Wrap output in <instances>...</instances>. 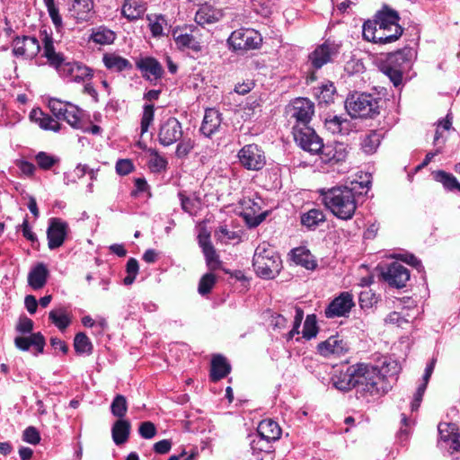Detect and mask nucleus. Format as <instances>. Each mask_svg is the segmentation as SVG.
<instances>
[{
    "label": "nucleus",
    "instance_id": "obj_1",
    "mask_svg": "<svg viewBox=\"0 0 460 460\" xmlns=\"http://www.w3.org/2000/svg\"><path fill=\"white\" fill-rule=\"evenodd\" d=\"M367 183L351 181L350 186H336L319 190L324 206L338 218L349 220L357 209L356 193L368 189Z\"/></svg>",
    "mask_w": 460,
    "mask_h": 460
},
{
    "label": "nucleus",
    "instance_id": "obj_2",
    "mask_svg": "<svg viewBox=\"0 0 460 460\" xmlns=\"http://www.w3.org/2000/svg\"><path fill=\"white\" fill-rule=\"evenodd\" d=\"M40 35L43 44L42 57L47 58L49 66H53L61 77L79 83L92 76L89 67L78 62L66 61L63 54L56 51L51 31L44 29L40 31Z\"/></svg>",
    "mask_w": 460,
    "mask_h": 460
},
{
    "label": "nucleus",
    "instance_id": "obj_3",
    "mask_svg": "<svg viewBox=\"0 0 460 460\" xmlns=\"http://www.w3.org/2000/svg\"><path fill=\"white\" fill-rule=\"evenodd\" d=\"M415 58L412 48H403L390 53L381 66V71L388 76L393 84L397 87L402 84V75L408 70Z\"/></svg>",
    "mask_w": 460,
    "mask_h": 460
},
{
    "label": "nucleus",
    "instance_id": "obj_4",
    "mask_svg": "<svg viewBox=\"0 0 460 460\" xmlns=\"http://www.w3.org/2000/svg\"><path fill=\"white\" fill-rule=\"evenodd\" d=\"M252 265L258 276L271 279L279 273L282 268V261L272 248H269L263 243L256 248Z\"/></svg>",
    "mask_w": 460,
    "mask_h": 460
},
{
    "label": "nucleus",
    "instance_id": "obj_5",
    "mask_svg": "<svg viewBox=\"0 0 460 460\" xmlns=\"http://www.w3.org/2000/svg\"><path fill=\"white\" fill-rule=\"evenodd\" d=\"M354 369H356L354 385L358 392L370 395L379 394V385L383 380L379 369L366 363L355 364Z\"/></svg>",
    "mask_w": 460,
    "mask_h": 460
},
{
    "label": "nucleus",
    "instance_id": "obj_6",
    "mask_svg": "<svg viewBox=\"0 0 460 460\" xmlns=\"http://www.w3.org/2000/svg\"><path fill=\"white\" fill-rule=\"evenodd\" d=\"M379 101L365 93L349 94L345 101V108L351 118H372L379 113Z\"/></svg>",
    "mask_w": 460,
    "mask_h": 460
},
{
    "label": "nucleus",
    "instance_id": "obj_7",
    "mask_svg": "<svg viewBox=\"0 0 460 460\" xmlns=\"http://www.w3.org/2000/svg\"><path fill=\"white\" fill-rule=\"evenodd\" d=\"M227 42L235 51H246L258 49L262 42V38L254 30L239 29L231 33Z\"/></svg>",
    "mask_w": 460,
    "mask_h": 460
},
{
    "label": "nucleus",
    "instance_id": "obj_8",
    "mask_svg": "<svg viewBox=\"0 0 460 460\" xmlns=\"http://www.w3.org/2000/svg\"><path fill=\"white\" fill-rule=\"evenodd\" d=\"M293 137L297 146L311 154H318L321 148H323L322 138L309 126L300 128L293 126Z\"/></svg>",
    "mask_w": 460,
    "mask_h": 460
},
{
    "label": "nucleus",
    "instance_id": "obj_9",
    "mask_svg": "<svg viewBox=\"0 0 460 460\" xmlns=\"http://www.w3.org/2000/svg\"><path fill=\"white\" fill-rule=\"evenodd\" d=\"M183 136L181 123L174 117L161 121L158 128L157 140L163 146H170L177 143Z\"/></svg>",
    "mask_w": 460,
    "mask_h": 460
},
{
    "label": "nucleus",
    "instance_id": "obj_10",
    "mask_svg": "<svg viewBox=\"0 0 460 460\" xmlns=\"http://www.w3.org/2000/svg\"><path fill=\"white\" fill-rule=\"evenodd\" d=\"M12 52L16 58L33 59L40 51L39 40L34 36H15L12 40Z\"/></svg>",
    "mask_w": 460,
    "mask_h": 460
},
{
    "label": "nucleus",
    "instance_id": "obj_11",
    "mask_svg": "<svg viewBox=\"0 0 460 460\" xmlns=\"http://www.w3.org/2000/svg\"><path fill=\"white\" fill-rule=\"evenodd\" d=\"M241 164L247 170L259 171L266 164V157L261 148L255 144L245 145L239 152Z\"/></svg>",
    "mask_w": 460,
    "mask_h": 460
},
{
    "label": "nucleus",
    "instance_id": "obj_12",
    "mask_svg": "<svg viewBox=\"0 0 460 460\" xmlns=\"http://www.w3.org/2000/svg\"><path fill=\"white\" fill-rule=\"evenodd\" d=\"M349 350V346L341 336L332 335L317 345V352L327 358H340Z\"/></svg>",
    "mask_w": 460,
    "mask_h": 460
},
{
    "label": "nucleus",
    "instance_id": "obj_13",
    "mask_svg": "<svg viewBox=\"0 0 460 460\" xmlns=\"http://www.w3.org/2000/svg\"><path fill=\"white\" fill-rule=\"evenodd\" d=\"M339 45L325 41L317 46L308 56V61L314 69H319L325 64L332 62L339 53Z\"/></svg>",
    "mask_w": 460,
    "mask_h": 460
},
{
    "label": "nucleus",
    "instance_id": "obj_14",
    "mask_svg": "<svg viewBox=\"0 0 460 460\" xmlns=\"http://www.w3.org/2000/svg\"><path fill=\"white\" fill-rule=\"evenodd\" d=\"M68 232L69 226L66 221L58 217L50 218L47 229L49 248L55 250L62 246Z\"/></svg>",
    "mask_w": 460,
    "mask_h": 460
},
{
    "label": "nucleus",
    "instance_id": "obj_15",
    "mask_svg": "<svg viewBox=\"0 0 460 460\" xmlns=\"http://www.w3.org/2000/svg\"><path fill=\"white\" fill-rule=\"evenodd\" d=\"M291 111V118L296 120L294 126H309L314 113V105L306 98H297L292 103Z\"/></svg>",
    "mask_w": 460,
    "mask_h": 460
},
{
    "label": "nucleus",
    "instance_id": "obj_16",
    "mask_svg": "<svg viewBox=\"0 0 460 460\" xmlns=\"http://www.w3.org/2000/svg\"><path fill=\"white\" fill-rule=\"evenodd\" d=\"M354 305L353 296L349 292H342L329 304L324 314L327 318L345 317Z\"/></svg>",
    "mask_w": 460,
    "mask_h": 460
},
{
    "label": "nucleus",
    "instance_id": "obj_17",
    "mask_svg": "<svg viewBox=\"0 0 460 460\" xmlns=\"http://www.w3.org/2000/svg\"><path fill=\"white\" fill-rule=\"evenodd\" d=\"M68 12L76 23L90 22L95 15L94 1L71 0Z\"/></svg>",
    "mask_w": 460,
    "mask_h": 460
},
{
    "label": "nucleus",
    "instance_id": "obj_18",
    "mask_svg": "<svg viewBox=\"0 0 460 460\" xmlns=\"http://www.w3.org/2000/svg\"><path fill=\"white\" fill-rule=\"evenodd\" d=\"M384 279L392 287L401 288L405 287L410 279L409 270L400 262H392L385 270L382 272Z\"/></svg>",
    "mask_w": 460,
    "mask_h": 460
},
{
    "label": "nucleus",
    "instance_id": "obj_19",
    "mask_svg": "<svg viewBox=\"0 0 460 460\" xmlns=\"http://www.w3.org/2000/svg\"><path fill=\"white\" fill-rule=\"evenodd\" d=\"M318 154L323 163L336 164L346 160L348 146L341 142H334L325 146L323 144V148H321Z\"/></svg>",
    "mask_w": 460,
    "mask_h": 460
},
{
    "label": "nucleus",
    "instance_id": "obj_20",
    "mask_svg": "<svg viewBox=\"0 0 460 460\" xmlns=\"http://www.w3.org/2000/svg\"><path fill=\"white\" fill-rule=\"evenodd\" d=\"M438 430L440 440L445 442L453 452L460 449V435L455 423L440 422L438 426Z\"/></svg>",
    "mask_w": 460,
    "mask_h": 460
},
{
    "label": "nucleus",
    "instance_id": "obj_21",
    "mask_svg": "<svg viewBox=\"0 0 460 460\" xmlns=\"http://www.w3.org/2000/svg\"><path fill=\"white\" fill-rule=\"evenodd\" d=\"M136 66L143 75V77L148 80H157L162 77L164 69L162 65L154 58H142L137 61Z\"/></svg>",
    "mask_w": 460,
    "mask_h": 460
},
{
    "label": "nucleus",
    "instance_id": "obj_22",
    "mask_svg": "<svg viewBox=\"0 0 460 460\" xmlns=\"http://www.w3.org/2000/svg\"><path fill=\"white\" fill-rule=\"evenodd\" d=\"M272 439H267L266 438H262L258 433L255 438L251 442V449L252 451V455L258 460H272Z\"/></svg>",
    "mask_w": 460,
    "mask_h": 460
},
{
    "label": "nucleus",
    "instance_id": "obj_23",
    "mask_svg": "<svg viewBox=\"0 0 460 460\" xmlns=\"http://www.w3.org/2000/svg\"><path fill=\"white\" fill-rule=\"evenodd\" d=\"M102 62L105 67L111 72L120 73L129 71L133 68V65L128 59L119 56L116 52H107L103 54Z\"/></svg>",
    "mask_w": 460,
    "mask_h": 460
},
{
    "label": "nucleus",
    "instance_id": "obj_24",
    "mask_svg": "<svg viewBox=\"0 0 460 460\" xmlns=\"http://www.w3.org/2000/svg\"><path fill=\"white\" fill-rule=\"evenodd\" d=\"M356 369H354V365L347 367L345 371H337L332 377V383L333 386L340 391H349L352 388H355L354 385V378Z\"/></svg>",
    "mask_w": 460,
    "mask_h": 460
},
{
    "label": "nucleus",
    "instance_id": "obj_25",
    "mask_svg": "<svg viewBox=\"0 0 460 460\" xmlns=\"http://www.w3.org/2000/svg\"><path fill=\"white\" fill-rule=\"evenodd\" d=\"M221 113L215 109H208L205 111L200 131L206 137L215 134L221 125Z\"/></svg>",
    "mask_w": 460,
    "mask_h": 460
},
{
    "label": "nucleus",
    "instance_id": "obj_26",
    "mask_svg": "<svg viewBox=\"0 0 460 460\" xmlns=\"http://www.w3.org/2000/svg\"><path fill=\"white\" fill-rule=\"evenodd\" d=\"M49 274V270L44 263L36 264L28 274L29 286L34 290L42 288L47 283Z\"/></svg>",
    "mask_w": 460,
    "mask_h": 460
},
{
    "label": "nucleus",
    "instance_id": "obj_27",
    "mask_svg": "<svg viewBox=\"0 0 460 460\" xmlns=\"http://www.w3.org/2000/svg\"><path fill=\"white\" fill-rule=\"evenodd\" d=\"M221 10L211 5L201 6L195 14V22L201 26L217 22L222 18Z\"/></svg>",
    "mask_w": 460,
    "mask_h": 460
},
{
    "label": "nucleus",
    "instance_id": "obj_28",
    "mask_svg": "<svg viewBox=\"0 0 460 460\" xmlns=\"http://www.w3.org/2000/svg\"><path fill=\"white\" fill-rule=\"evenodd\" d=\"M30 118L44 130H51L54 132L60 130V124L51 116L44 113L40 109H33L30 113Z\"/></svg>",
    "mask_w": 460,
    "mask_h": 460
},
{
    "label": "nucleus",
    "instance_id": "obj_29",
    "mask_svg": "<svg viewBox=\"0 0 460 460\" xmlns=\"http://www.w3.org/2000/svg\"><path fill=\"white\" fill-rule=\"evenodd\" d=\"M14 343L18 349L23 351L34 346L39 353H42L45 346V339L40 332H36L29 337H16Z\"/></svg>",
    "mask_w": 460,
    "mask_h": 460
},
{
    "label": "nucleus",
    "instance_id": "obj_30",
    "mask_svg": "<svg viewBox=\"0 0 460 460\" xmlns=\"http://www.w3.org/2000/svg\"><path fill=\"white\" fill-rule=\"evenodd\" d=\"M324 126L332 134L347 135L350 130V121L337 115H329Z\"/></svg>",
    "mask_w": 460,
    "mask_h": 460
},
{
    "label": "nucleus",
    "instance_id": "obj_31",
    "mask_svg": "<svg viewBox=\"0 0 460 460\" xmlns=\"http://www.w3.org/2000/svg\"><path fill=\"white\" fill-rule=\"evenodd\" d=\"M131 429L130 422L125 419H119L114 422L111 428L113 442L117 446L126 443L129 438Z\"/></svg>",
    "mask_w": 460,
    "mask_h": 460
},
{
    "label": "nucleus",
    "instance_id": "obj_32",
    "mask_svg": "<svg viewBox=\"0 0 460 460\" xmlns=\"http://www.w3.org/2000/svg\"><path fill=\"white\" fill-rule=\"evenodd\" d=\"M231 370V366L226 361V358L221 355H217L212 358L210 379L217 382L226 376Z\"/></svg>",
    "mask_w": 460,
    "mask_h": 460
},
{
    "label": "nucleus",
    "instance_id": "obj_33",
    "mask_svg": "<svg viewBox=\"0 0 460 460\" xmlns=\"http://www.w3.org/2000/svg\"><path fill=\"white\" fill-rule=\"evenodd\" d=\"M375 19L379 24V28L400 26L398 23L400 20L399 13L387 5H384L383 8L376 13Z\"/></svg>",
    "mask_w": 460,
    "mask_h": 460
},
{
    "label": "nucleus",
    "instance_id": "obj_34",
    "mask_svg": "<svg viewBox=\"0 0 460 460\" xmlns=\"http://www.w3.org/2000/svg\"><path fill=\"white\" fill-rule=\"evenodd\" d=\"M257 433L262 438L276 441L280 438L281 429L275 420L265 419L259 423Z\"/></svg>",
    "mask_w": 460,
    "mask_h": 460
},
{
    "label": "nucleus",
    "instance_id": "obj_35",
    "mask_svg": "<svg viewBox=\"0 0 460 460\" xmlns=\"http://www.w3.org/2000/svg\"><path fill=\"white\" fill-rule=\"evenodd\" d=\"M115 40L116 33L105 26H98L93 28L89 37L90 41L99 45H110L112 44Z\"/></svg>",
    "mask_w": 460,
    "mask_h": 460
},
{
    "label": "nucleus",
    "instance_id": "obj_36",
    "mask_svg": "<svg viewBox=\"0 0 460 460\" xmlns=\"http://www.w3.org/2000/svg\"><path fill=\"white\" fill-rule=\"evenodd\" d=\"M173 39L180 49H189L196 53L200 52L202 47L200 42L191 33L173 32Z\"/></svg>",
    "mask_w": 460,
    "mask_h": 460
},
{
    "label": "nucleus",
    "instance_id": "obj_37",
    "mask_svg": "<svg viewBox=\"0 0 460 460\" xmlns=\"http://www.w3.org/2000/svg\"><path fill=\"white\" fill-rule=\"evenodd\" d=\"M292 257L297 265H301L306 270H314L317 266L314 255L303 247L294 249L292 251Z\"/></svg>",
    "mask_w": 460,
    "mask_h": 460
},
{
    "label": "nucleus",
    "instance_id": "obj_38",
    "mask_svg": "<svg viewBox=\"0 0 460 460\" xmlns=\"http://www.w3.org/2000/svg\"><path fill=\"white\" fill-rule=\"evenodd\" d=\"M383 135L377 130H369L361 139V148L367 155L374 154L381 143Z\"/></svg>",
    "mask_w": 460,
    "mask_h": 460
},
{
    "label": "nucleus",
    "instance_id": "obj_39",
    "mask_svg": "<svg viewBox=\"0 0 460 460\" xmlns=\"http://www.w3.org/2000/svg\"><path fill=\"white\" fill-rule=\"evenodd\" d=\"M146 12L144 4L138 3L137 0H127L122 8L121 13L128 21H135L142 17Z\"/></svg>",
    "mask_w": 460,
    "mask_h": 460
},
{
    "label": "nucleus",
    "instance_id": "obj_40",
    "mask_svg": "<svg viewBox=\"0 0 460 460\" xmlns=\"http://www.w3.org/2000/svg\"><path fill=\"white\" fill-rule=\"evenodd\" d=\"M82 117L83 111L77 106L69 103L59 119L66 121L71 127L78 129L83 128Z\"/></svg>",
    "mask_w": 460,
    "mask_h": 460
},
{
    "label": "nucleus",
    "instance_id": "obj_41",
    "mask_svg": "<svg viewBox=\"0 0 460 460\" xmlns=\"http://www.w3.org/2000/svg\"><path fill=\"white\" fill-rule=\"evenodd\" d=\"M49 318L60 331L66 330L71 323V318L64 307L51 310L49 314Z\"/></svg>",
    "mask_w": 460,
    "mask_h": 460
},
{
    "label": "nucleus",
    "instance_id": "obj_42",
    "mask_svg": "<svg viewBox=\"0 0 460 460\" xmlns=\"http://www.w3.org/2000/svg\"><path fill=\"white\" fill-rule=\"evenodd\" d=\"M325 221V215L320 208H312L301 217V223L309 229L315 228Z\"/></svg>",
    "mask_w": 460,
    "mask_h": 460
},
{
    "label": "nucleus",
    "instance_id": "obj_43",
    "mask_svg": "<svg viewBox=\"0 0 460 460\" xmlns=\"http://www.w3.org/2000/svg\"><path fill=\"white\" fill-rule=\"evenodd\" d=\"M362 34L365 40L374 43H378V40L384 39V33L379 28V24L376 19L374 21H367L364 22Z\"/></svg>",
    "mask_w": 460,
    "mask_h": 460
},
{
    "label": "nucleus",
    "instance_id": "obj_44",
    "mask_svg": "<svg viewBox=\"0 0 460 460\" xmlns=\"http://www.w3.org/2000/svg\"><path fill=\"white\" fill-rule=\"evenodd\" d=\"M434 178L437 181L441 182L445 189L448 190L456 189L460 191V183L453 174L445 171H438L434 173Z\"/></svg>",
    "mask_w": 460,
    "mask_h": 460
},
{
    "label": "nucleus",
    "instance_id": "obj_45",
    "mask_svg": "<svg viewBox=\"0 0 460 460\" xmlns=\"http://www.w3.org/2000/svg\"><path fill=\"white\" fill-rule=\"evenodd\" d=\"M74 348L77 354L90 355L93 352V344L90 339L84 332H79L74 340Z\"/></svg>",
    "mask_w": 460,
    "mask_h": 460
},
{
    "label": "nucleus",
    "instance_id": "obj_46",
    "mask_svg": "<svg viewBox=\"0 0 460 460\" xmlns=\"http://www.w3.org/2000/svg\"><path fill=\"white\" fill-rule=\"evenodd\" d=\"M111 411L113 416L119 419H124L127 411H128V402L127 399L122 394H117L111 404Z\"/></svg>",
    "mask_w": 460,
    "mask_h": 460
},
{
    "label": "nucleus",
    "instance_id": "obj_47",
    "mask_svg": "<svg viewBox=\"0 0 460 460\" xmlns=\"http://www.w3.org/2000/svg\"><path fill=\"white\" fill-rule=\"evenodd\" d=\"M384 35L378 44H387L397 40L402 34L403 29L401 26L382 27L380 28Z\"/></svg>",
    "mask_w": 460,
    "mask_h": 460
},
{
    "label": "nucleus",
    "instance_id": "obj_48",
    "mask_svg": "<svg viewBox=\"0 0 460 460\" xmlns=\"http://www.w3.org/2000/svg\"><path fill=\"white\" fill-rule=\"evenodd\" d=\"M168 162L167 160L159 155L155 150H151L150 159L148 161V166L154 172H161L166 170Z\"/></svg>",
    "mask_w": 460,
    "mask_h": 460
},
{
    "label": "nucleus",
    "instance_id": "obj_49",
    "mask_svg": "<svg viewBox=\"0 0 460 460\" xmlns=\"http://www.w3.org/2000/svg\"><path fill=\"white\" fill-rule=\"evenodd\" d=\"M35 161L40 169L49 170L59 162V159L54 155L41 151L35 155Z\"/></svg>",
    "mask_w": 460,
    "mask_h": 460
},
{
    "label": "nucleus",
    "instance_id": "obj_50",
    "mask_svg": "<svg viewBox=\"0 0 460 460\" xmlns=\"http://www.w3.org/2000/svg\"><path fill=\"white\" fill-rule=\"evenodd\" d=\"M202 252L205 256L206 263L209 270L214 271L221 268L222 262L214 247H209Z\"/></svg>",
    "mask_w": 460,
    "mask_h": 460
},
{
    "label": "nucleus",
    "instance_id": "obj_51",
    "mask_svg": "<svg viewBox=\"0 0 460 460\" xmlns=\"http://www.w3.org/2000/svg\"><path fill=\"white\" fill-rule=\"evenodd\" d=\"M318 332V327L316 323V317L314 314H309L306 316L304 323L303 337L310 340L316 336Z\"/></svg>",
    "mask_w": 460,
    "mask_h": 460
},
{
    "label": "nucleus",
    "instance_id": "obj_52",
    "mask_svg": "<svg viewBox=\"0 0 460 460\" xmlns=\"http://www.w3.org/2000/svg\"><path fill=\"white\" fill-rule=\"evenodd\" d=\"M216 276L212 273H206L199 280L198 291L201 296L210 293L216 284Z\"/></svg>",
    "mask_w": 460,
    "mask_h": 460
},
{
    "label": "nucleus",
    "instance_id": "obj_53",
    "mask_svg": "<svg viewBox=\"0 0 460 460\" xmlns=\"http://www.w3.org/2000/svg\"><path fill=\"white\" fill-rule=\"evenodd\" d=\"M155 108L153 104H145L143 114L141 118V133L144 134L148 131L149 126L154 120Z\"/></svg>",
    "mask_w": 460,
    "mask_h": 460
},
{
    "label": "nucleus",
    "instance_id": "obj_54",
    "mask_svg": "<svg viewBox=\"0 0 460 460\" xmlns=\"http://www.w3.org/2000/svg\"><path fill=\"white\" fill-rule=\"evenodd\" d=\"M194 147V142L190 137H181L177 142L175 155L179 158L187 156Z\"/></svg>",
    "mask_w": 460,
    "mask_h": 460
},
{
    "label": "nucleus",
    "instance_id": "obj_55",
    "mask_svg": "<svg viewBox=\"0 0 460 460\" xmlns=\"http://www.w3.org/2000/svg\"><path fill=\"white\" fill-rule=\"evenodd\" d=\"M156 428L151 421L141 422L138 428V433L145 439H151L156 435Z\"/></svg>",
    "mask_w": 460,
    "mask_h": 460
},
{
    "label": "nucleus",
    "instance_id": "obj_56",
    "mask_svg": "<svg viewBox=\"0 0 460 460\" xmlns=\"http://www.w3.org/2000/svg\"><path fill=\"white\" fill-rule=\"evenodd\" d=\"M69 102H64L58 99H50L49 102V108L50 109L52 114L58 119H60L62 113L66 111V108L68 106Z\"/></svg>",
    "mask_w": 460,
    "mask_h": 460
},
{
    "label": "nucleus",
    "instance_id": "obj_57",
    "mask_svg": "<svg viewBox=\"0 0 460 460\" xmlns=\"http://www.w3.org/2000/svg\"><path fill=\"white\" fill-rule=\"evenodd\" d=\"M115 169L119 175L125 176L133 171L134 164L130 159H119Z\"/></svg>",
    "mask_w": 460,
    "mask_h": 460
},
{
    "label": "nucleus",
    "instance_id": "obj_58",
    "mask_svg": "<svg viewBox=\"0 0 460 460\" xmlns=\"http://www.w3.org/2000/svg\"><path fill=\"white\" fill-rule=\"evenodd\" d=\"M49 15L58 31L63 29V20L56 4L47 7Z\"/></svg>",
    "mask_w": 460,
    "mask_h": 460
},
{
    "label": "nucleus",
    "instance_id": "obj_59",
    "mask_svg": "<svg viewBox=\"0 0 460 460\" xmlns=\"http://www.w3.org/2000/svg\"><path fill=\"white\" fill-rule=\"evenodd\" d=\"M49 15L58 31L63 29V20L56 4L47 7Z\"/></svg>",
    "mask_w": 460,
    "mask_h": 460
},
{
    "label": "nucleus",
    "instance_id": "obj_60",
    "mask_svg": "<svg viewBox=\"0 0 460 460\" xmlns=\"http://www.w3.org/2000/svg\"><path fill=\"white\" fill-rule=\"evenodd\" d=\"M304 316V313L300 308L296 309V315L294 318V324L291 331H289L287 334V340L290 341L292 340L296 334L299 333V327L302 323Z\"/></svg>",
    "mask_w": 460,
    "mask_h": 460
},
{
    "label": "nucleus",
    "instance_id": "obj_61",
    "mask_svg": "<svg viewBox=\"0 0 460 460\" xmlns=\"http://www.w3.org/2000/svg\"><path fill=\"white\" fill-rule=\"evenodd\" d=\"M23 440L27 443L37 445L40 440V436L36 428L30 426L23 431Z\"/></svg>",
    "mask_w": 460,
    "mask_h": 460
},
{
    "label": "nucleus",
    "instance_id": "obj_62",
    "mask_svg": "<svg viewBox=\"0 0 460 460\" xmlns=\"http://www.w3.org/2000/svg\"><path fill=\"white\" fill-rule=\"evenodd\" d=\"M335 92V87L333 84H324L321 88L320 96L321 102H324L326 103L332 101L333 94Z\"/></svg>",
    "mask_w": 460,
    "mask_h": 460
},
{
    "label": "nucleus",
    "instance_id": "obj_63",
    "mask_svg": "<svg viewBox=\"0 0 460 460\" xmlns=\"http://www.w3.org/2000/svg\"><path fill=\"white\" fill-rule=\"evenodd\" d=\"M165 23V20L164 17H158L155 22H151L149 24L150 31L152 35L155 37H159L163 35L164 24Z\"/></svg>",
    "mask_w": 460,
    "mask_h": 460
},
{
    "label": "nucleus",
    "instance_id": "obj_64",
    "mask_svg": "<svg viewBox=\"0 0 460 460\" xmlns=\"http://www.w3.org/2000/svg\"><path fill=\"white\" fill-rule=\"evenodd\" d=\"M179 198L181 200V208L190 215L193 214L195 209V201L190 198L186 197L182 192L179 193Z\"/></svg>",
    "mask_w": 460,
    "mask_h": 460
}]
</instances>
